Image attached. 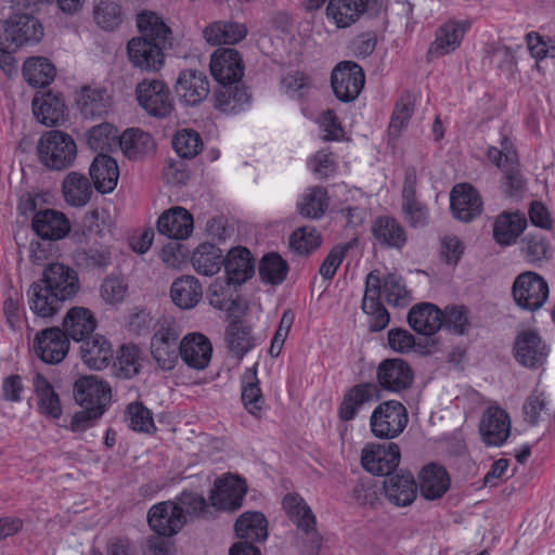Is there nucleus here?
Returning a JSON list of instances; mask_svg holds the SVG:
<instances>
[{
  "instance_id": "obj_1",
  "label": "nucleus",
  "mask_w": 555,
  "mask_h": 555,
  "mask_svg": "<svg viewBox=\"0 0 555 555\" xmlns=\"http://www.w3.org/2000/svg\"><path fill=\"white\" fill-rule=\"evenodd\" d=\"M151 339V353L158 367L170 371L175 367L180 353L182 328L171 317H163L154 327Z\"/></svg>"
},
{
  "instance_id": "obj_2",
  "label": "nucleus",
  "mask_w": 555,
  "mask_h": 555,
  "mask_svg": "<svg viewBox=\"0 0 555 555\" xmlns=\"http://www.w3.org/2000/svg\"><path fill=\"white\" fill-rule=\"evenodd\" d=\"M43 37V27L33 15L16 13L0 21V44L7 49H20L37 43Z\"/></svg>"
},
{
  "instance_id": "obj_3",
  "label": "nucleus",
  "mask_w": 555,
  "mask_h": 555,
  "mask_svg": "<svg viewBox=\"0 0 555 555\" xmlns=\"http://www.w3.org/2000/svg\"><path fill=\"white\" fill-rule=\"evenodd\" d=\"M40 162L48 168L62 170L72 165L77 147L73 138L60 130H50L37 145Z\"/></svg>"
},
{
  "instance_id": "obj_4",
  "label": "nucleus",
  "mask_w": 555,
  "mask_h": 555,
  "mask_svg": "<svg viewBox=\"0 0 555 555\" xmlns=\"http://www.w3.org/2000/svg\"><path fill=\"white\" fill-rule=\"evenodd\" d=\"M409 422L405 406L397 400L379 403L371 414L370 428L378 439L391 440L400 436Z\"/></svg>"
},
{
  "instance_id": "obj_5",
  "label": "nucleus",
  "mask_w": 555,
  "mask_h": 555,
  "mask_svg": "<svg viewBox=\"0 0 555 555\" xmlns=\"http://www.w3.org/2000/svg\"><path fill=\"white\" fill-rule=\"evenodd\" d=\"M516 305L528 311L539 310L548 297V285L539 274L528 271L519 274L513 284Z\"/></svg>"
},
{
  "instance_id": "obj_6",
  "label": "nucleus",
  "mask_w": 555,
  "mask_h": 555,
  "mask_svg": "<svg viewBox=\"0 0 555 555\" xmlns=\"http://www.w3.org/2000/svg\"><path fill=\"white\" fill-rule=\"evenodd\" d=\"M140 106L156 118H166L173 111V100L168 87L162 80H143L135 88Z\"/></svg>"
},
{
  "instance_id": "obj_7",
  "label": "nucleus",
  "mask_w": 555,
  "mask_h": 555,
  "mask_svg": "<svg viewBox=\"0 0 555 555\" xmlns=\"http://www.w3.org/2000/svg\"><path fill=\"white\" fill-rule=\"evenodd\" d=\"M283 507L304 532L307 553L309 555L317 554L322 545V538L315 530V517L310 507L301 498L295 494L285 495Z\"/></svg>"
},
{
  "instance_id": "obj_8",
  "label": "nucleus",
  "mask_w": 555,
  "mask_h": 555,
  "mask_svg": "<svg viewBox=\"0 0 555 555\" xmlns=\"http://www.w3.org/2000/svg\"><path fill=\"white\" fill-rule=\"evenodd\" d=\"M400 449L398 444L370 443L361 452V464L363 468L373 475H393L392 472L400 463Z\"/></svg>"
},
{
  "instance_id": "obj_9",
  "label": "nucleus",
  "mask_w": 555,
  "mask_h": 555,
  "mask_svg": "<svg viewBox=\"0 0 555 555\" xmlns=\"http://www.w3.org/2000/svg\"><path fill=\"white\" fill-rule=\"evenodd\" d=\"M331 80L336 98L350 102L359 96L364 86V72L357 63L345 61L333 69Z\"/></svg>"
},
{
  "instance_id": "obj_10",
  "label": "nucleus",
  "mask_w": 555,
  "mask_h": 555,
  "mask_svg": "<svg viewBox=\"0 0 555 555\" xmlns=\"http://www.w3.org/2000/svg\"><path fill=\"white\" fill-rule=\"evenodd\" d=\"M69 350V340L60 327H48L34 338L36 356L47 364H59Z\"/></svg>"
},
{
  "instance_id": "obj_11",
  "label": "nucleus",
  "mask_w": 555,
  "mask_h": 555,
  "mask_svg": "<svg viewBox=\"0 0 555 555\" xmlns=\"http://www.w3.org/2000/svg\"><path fill=\"white\" fill-rule=\"evenodd\" d=\"M500 144V149L490 146L487 155L494 165L504 171L507 192L512 194L522 188V178L518 170V157L513 142L507 137H503Z\"/></svg>"
},
{
  "instance_id": "obj_12",
  "label": "nucleus",
  "mask_w": 555,
  "mask_h": 555,
  "mask_svg": "<svg viewBox=\"0 0 555 555\" xmlns=\"http://www.w3.org/2000/svg\"><path fill=\"white\" fill-rule=\"evenodd\" d=\"M40 281L64 301L74 298L80 289L78 273L60 262L48 264Z\"/></svg>"
},
{
  "instance_id": "obj_13",
  "label": "nucleus",
  "mask_w": 555,
  "mask_h": 555,
  "mask_svg": "<svg viewBox=\"0 0 555 555\" xmlns=\"http://www.w3.org/2000/svg\"><path fill=\"white\" fill-rule=\"evenodd\" d=\"M247 487L243 479L228 475L216 480L210 492L211 505L221 511H236L242 506Z\"/></svg>"
},
{
  "instance_id": "obj_14",
  "label": "nucleus",
  "mask_w": 555,
  "mask_h": 555,
  "mask_svg": "<svg viewBox=\"0 0 555 555\" xmlns=\"http://www.w3.org/2000/svg\"><path fill=\"white\" fill-rule=\"evenodd\" d=\"M168 44L153 42L146 37L133 38L127 44L129 60L138 68L156 72L164 64L163 51Z\"/></svg>"
},
{
  "instance_id": "obj_15",
  "label": "nucleus",
  "mask_w": 555,
  "mask_h": 555,
  "mask_svg": "<svg viewBox=\"0 0 555 555\" xmlns=\"http://www.w3.org/2000/svg\"><path fill=\"white\" fill-rule=\"evenodd\" d=\"M147 522L158 535L171 537L183 528L185 519L173 501H164L150 508Z\"/></svg>"
},
{
  "instance_id": "obj_16",
  "label": "nucleus",
  "mask_w": 555,
  "mask_h": 555,
  "mask_svg": "<svg viewBox=\"0 0 555 555\" xmlns=\"http://www.w3.org/2000/svg\"><path fill=\"white\" fill-rule=\"evenodd\" d=\"M548 349L538 332H520L514 343V357L524 366L537 367L544 363Z\"/></svg>"
},
{
  "instance_id": "obj_17",
  "label": "nucleus",
  "mask_w": 555,
  "mask_h": 555,
  "mask_svg": "<svg viewBox=\"0 0 555 555\" xmlns=\"http://www.w3.org/2000/svg\"><path fill=\"white\" fill-rule=\"evenodd\" d=\"M479 431L488 446H502L511 434L508 413L499 406H489L481 416Z\"/></svg>"
},
{
  "instance_id": "obj_18",
  "label": "nucleus",
  "mask_w": 555,
  "mask_h": 555,
  "mask_svg": "<svg viewBox=\"0 0 555 555\" xmlns=\"http://www.w3.org/2000/svg\"><path fill=\"white\" fill-rule=\"evenodd\" d=\"M74 398L81 406L100 408L105 411L111 401V388L98 376H82L75 382Z\"/></svg>"
},
{
  "instance_id": "obj_19",
  "label": "nucleus",
  "mask_w": 555,
  "mask_h": 555,
  "mask_svg": "<svg viewBox=\"0 0 555 555\" xmlns=\"http://www.w3.org/2000/svg\"><path fill=\"white\" fill-rule=\"evenodd\" d=\"M210 73L218 83L240 82L244 75L240 53L232 48L218 49L210 60Z\"/></svg>"
},
{
  "instance_id": "obj_20",
  "label": "nucleus",
  "mask_w": 555,
  "mask_h": 555,
  "mask_svg": "<svg viewBox=\"0 0 555 555\" xmlns=\"http://www.w3.org/2000/svg\"><path fill=\"white\" fill-rule=\"evenodd\" d=\"M450 206L453 217L463 222H469L482 211V201L470 184H456L450 194Z\"/></svg>"
},
{
  "instance_id": "obj_21",
  "label": "nucleus",
  "mask_w": 555,
  "mask_h": 555,
  "mask_svg": "<svg viewBox=\"0 0 555 555\" xmlns=\"http://www.w3.org/2000/svg\"><path fill=\"white\" fill-rule=\"evenodd\" d=\"M376 376L382 388L395 392L408 389L413 383V371L402 359L382 361L377 367Z\"/></svg>"
},
{
  "instance_id": "obj_22",
  "label": "nucleus",
  "mask_w": 555,
  "mask_h": 555,
  "mask_svg": "<svg viewBox=\"0 0 555 555\" xmlns=\"http://www.w3.org/2000/svg\"><path fill=\"white\" fill-rule=\"evenodd\" d=\"M209 90V80L205 73L185 69L179 74L176 92L182 103L190 106L198 105L208 96Z\"/></svg>"
},
{
  "instance_id": "obj_23",
  "label": "nucleus",
  "mask_w": 555,
  "mask_h": 555,
  "mask_svg": "<svg viewBox=\"0 0 555 555\" xmlns=\"http://www.w3.org/2000/svg\"><path fill=\"white\" fill-rule=\"evenodd\" d=\"M469 27L467 22H457L450 20L438 27L435 40L430 44L427 56L428 59H437L455 51L464 38Z\"/></svg>"
},
{
  "instance_id": "obj_24",
  "label": "nucleus",
  "mask_w": 555,
  "mask_h": 555,
  "mask_svg": "<svg viewBox=\"0 0 555 555\" xmlns=\"http://www.w3.org/2000/svg\"><path fill=\"white\" fill-rule=\"evenodd\" d=\"M193 228L192 215L181 206L165 210L157 220L158 233L177 241L188 238Z\"/></svg>"
},
{
  "instance_id": "obj_25",
  "label": "nucleus",
  "mask_w": 555,
  "mask_h": 555,
  "mask_svg": "<svg viewBox=\"0 0 555 555\" xmlns=\"http://www.w3.org/2000/svg\"><path fill=\"white\" fill-rule=\"evenodd\" d=\"M383 489L390 504L405 507L416 499L418 487L412 474L401 473L386 477Z\"/></svg>"
},
{
  "instance_id": "obj_26",
  "label": "nucleus",
  "mask_w": 555,
  "mask_h": 555,
  "mask_svg": "<svg viewBox=\"0 0 555 555\" xmlns=\"http://www.w3.org/2000/svg\"><path fill=\"white\" fill-rule=\"evenodd\" d=\"M370 0H328L326 18L337 29L349 28L366 12Z\"/></svg>"
},
{
  "instance_id": "obj_27",
  "label": "nucleus",
  "mask_w": 555,
  "mask_h": 555,
  "mask_svg": "<svg viewBox=\"0 0 555 555\" xmlns=\"http://www.w3.org/2000/svg\"><path fill=\"white\" fill-rule=\"evenodd\" d=\"M378 399V385L374 383L357 384L345 392L339 406V417L346 422L351 421L362 406Z\"/></svg>"
},
{
  "instance_id": "obj_28",
  "label": "nucleus",
  "mask_w": 555,
  "mask_h": 555,
  "mask_svg": "<svg viewBox=\"0 0 555 555\" xmlns=\"http://www.w3.org/2000/svg\"><path fill=\"white\" fill-rule=\"evenodd\" d=\"M31 224L34 231L48 242L65 237L70 230L66 216L54 209L37 211L33 217Z\"/></svg>"
},
{
  "instance_id": "obj_29",
  "label": "nucleus",
  "mask_w": 555,
  "mask_h": 555,
  "mask_svg": "<svg viewBox=\"0 0 555 555\" xmlns=\"http://www.w3.org/2000/svg\"><path fill=\"white\" fill-rule=\"evenodd\" d=\"M76 106L85 118H101L111 107V96L102 87L83 86L76 93Z\"/></svg>"
},
{
  "instance_id": "obj_30",
  "label": "nucleus",
  "mask_w": 555,
  "mask_h": 555,
  "mask_svg": "<svg viewBox=\"0 0 555 555\" xmlns=\"http://www.w3.org/2000/svg\"><path fill=\"white\" fill-rule=\"evenodd\" d=\"M211 352V344L203 334H189L180 341L179 356L192 369H205L209 364Z\"/></svg>"
},
{
  "instance_id": "obj_31",
  "label": "nucleus",
  "mask_w": 555,
  "mask_h": 555,
  "mask_svg": "<svg viewBox=\"0 0 555 555\" xmlns=\"http://www.w3.org/2000/svg\"><path fill=\"white\" fill-rule=\"evenodd\" d=\"M96 327V320L93 313L83 307L70 308L63 320V333L67 339L83 341Z\"/></svg>"
},
{
  "instance_id": "obj_32",
  "label": "nucleus",
  "mask_w": 555,
  "mask_h": 555,
  "mask_svg": "<svg viewBox=\"0 0 555 555\" xmlns=\"http://www.w3.org/2000/svg\"><path fill=\"white\" fill-rule=\"evenodd\" d=\"M224 270L229 283L242 284L255 272V263L250 251L245 247L232 248L223 258Z\"/></svg>"
},
{
  "instance_id": "obj_33",
  "label": "nucleus",
  "mask_w": 555,
  "mask_h": 555,
  "mask_svg": "<svg viewBox=\"0 0 555 555\" xmlns=\"http://www.w3.org/2000/svg\"><path fill=\"white\" fill-rule=\"evenodd\" d=\"M408 322L415 332L430 336L442 327V312L433 304H420L410 310Z\"/></svg>"
},
{
  "instance_id": "obj_34",
  "label": "nucleus",
  "mask_w": 555,
  "mask_h": 555,
  "mask_svg": "<svg viewBox=\"0 0 555 555\" xmlns=\"http://www.w3.org/2000/svg\"><path fill=\"white\" fill-rule=\"evenodd\" d=\"M90 176L99 192L111 193L119 178L118 165L111 156L100 153L90 166Z\"/></svg>"
},
{
  "instance_id": "obj_35",
  "label": "nucleus",
  "mask_w": 555,
  "mask_h": 555,
  "mask_svg": "<svg viewBox=\"0 0 555 555\" xmlns=\"http://www.w3.org/2000/svg\"><path fill=\"white\" fill-rule=\"evenodd\" d=\"M526 225L527 220L522 214L503 211L493 222V238L502 246L512 245L524 232Z\"/></svg>"
},
{
  "instance_id": "obj_36",
  "label": "nucleus",
  "mask_w": 555,
  "mask_h": 555,
  "mask_svg": "<svg viewBox=\"0 0 555 555\" xmlns=\"http://www.w3.org/2000/svg\"><path fill=\"white\" fill-rule=\"evenodd\" d=\"M38 411L50 418L57 420L62 415L61 400L52 384L41 374L36 373L33 379Z\"/></svg>"
},
{
  "instance_id": "obj_37",
  "label": "nucleus",
  "mask_w": 555,
  "mask_h": 555,
  "mask_svg": "<svg viewBox=\"0 0 555 555\" xmlns=\"http://www.w3.org/2000/svg\"><path fill=\"white\" fill-rule=\"evenodd\" d=\"M33 113L40 124L52 127L64 118L65 104L59 95L44 92L34 98Z\"/></svg>"
},
{
  "instance_id": "obj_38",
  "label": "nucleus",
  "mask_w": 555,
  "mask_h": 555,
  "mask_svg": "<svg viewBox=\"0 0 555 555\" xmlns=\"http://www.w3.org/2000/svg\"><path fill=\"white\" fill-rule=\"evenodd\" d=\"M28 295L30 310L40 318H51L64 302L40 280L31 284Z\"/></svg>"
},
{
  "instance_id": "obj_39",
  "label": "nucleus",
  "mask_w": 555,
  "mask_h": 555,
  "mask_svg": "<svg viewBox=\"0 0 555 555\" xmlns=\"http://www.w3.org/2000/svg\"><path fill=\"white\" fill-rule=\"evenodd\" d=\"M80 356L89 369L102 370L108 365L113 358V350L104 336L95 335L82 341Z\"/></svg>"
},
{
  "instance_id": "obj_40",
  "label": "nucleus",
  "mask_w": 555,
  "mask_h": 555,
  "mask_svg": "<svg viewBox=\"0 0 555 555\" xmlns=\"http://www.w3.org/2000/svg\"><path fill=\"white\" fill-rule=\"evenodd\" d=\"M202 296V285L192 275H182L171 284V300L180 309L188 310L194 308L201 301Z\"/></svg>"
},
{
  "instance_id": "obj_41",
  "label": "nucleus",
  "mask_w": 555,
  "mask_h": 555,
  "mask_svg": "<svg viewBox=\"0 0 555 555\" xmlns=\"http://www.w3.org/2000/svg\"><path fill=\"white\" fill-rule=\"evenodd\" d=\"M372 233L376 242L385 247L400 249L406 242L404 228L392 217L382 216L376 218L372 227Z\"/></svg>"
},
{
  "instance_id": "obj_42",
  "label": "nucleus",
  "mask_w": 555,
  "mask_h": 555,
  "mask_svg": "<svg viewBox=\"0 0 555 555\" xmlns=\"http://www.w3.org/2000/svg\"><path fill=\"white\" fill-rule=\"evenodd\" d=\"M450 487L447 470L436 464L425 466L421 473V494L427 500H437L443 496Z\"/></svg>"
},
{
  "instance_id": "obj_43",
  "label": "nucleus",
  "mask_w": 555,
  "mask_h": 555,
  "mask_svg": "<svg viewBox=\"0 0 555 555\" xmlns=\"http://www.w3.org/2000/svg\"><path fill=\"white\" fill-rule=\"evenodd\" d=\"M215 91V107L225 114L240 112L249 102L247 90L240 82L219 83Z\"/></svg>"
},
{
  "instance_id": "obj_44",
  "label": "nucleus",
  "mask_w": 555,
  "mask_h": 555,
  "mask_svg": "<svg viewBox=\"0 0 555 555\" xmlns=\"http://www.w3.org/2000/svg\"><path fill=\"white\" fill-rule=\"evenodd\" d=\"M119 146L129 159H138L155 151V141L149 132L128 129L119 137Z\"/></svg>"
},
{
  "instance_id": "obj_45",
  "label": "nucleus",
  "mask_w": 555,
  "mask_h": 555,
  "mask_svg": "<svg viewBox=\"0 0 555 555\" xmlns=\"http://www.w3.org/2000/svg\"><path fill=\"white\" fill-rule=\"evenodd\" d=\"M236 535L243 542H261L268 537V521L260 512H245L235 522Z\"/></svg>"
},
{
  "instance_id": "obj_46",
  "label": "nucleus",
  "mask_w": 555,
  "mask_h": 555,
  "mask_svg": "<svg viewBox=\"0 0 555 555\" xmlns=\"http://www.w3.org/2000/svg\"><path fill=\"white\" fill-rule=\"evenodd\" d=\"M203 35L211 44H235L246 37L247 28L241 23L218 21L208 25Z\"/></svg>"
},
{
  "instance_id": "obj_47",
  "label": "nucleus",
  "mask_w": 555,
  "mask_h": 555,
  "mask_svg": "<svg viewBox=\"0 0 555 555\" xmlns=\"http://www.w3.org/2000/svg\"><path fill=\"white\" fill-rule=\"evenodd\" d=\"M222 264V250L210 243H203L193 251L192 266L202 275H215L220 271Z\"/></svg>"
},
{
  "instance_id": "obj_48",
  "label": "nucleus",
  "mask_w": 555,
  "mask_h": 555,
  "mask_svg": "<svg viewBox=\"0 0 555 555\" xmlns=\"http://www.w3.org/2000/svg\"><path fill=\"white\" fill-rule=\"evenodd\" d=\"M242 402L251 415L260 417L264 399L255 366L247 369L242 376Z\"/></svg>"
},
{
  "instance_id": "obj_49",
  "label": "nucleus",
  "mask_w": 555,
  "mask_h": 555,
  "mask_svg": "<svg viewBox=\"0 0 555 555\" xmlns=\"http://www.w3.org/2000/svg\"><path fill=\"white\" fill-rule=\"evenodd\" d=\"M62 191L66 203L75 207L85 206L92 194L88 178L78 172H69L65 177Z\"/></svg>"
},
{
  "instance_id": "obj_50",
  "label": "nucleus",
  "mask_w": 555,
  "mask_h": 555,
  "mask_svg": "<svg viewBox=\"0 0 555 555\" xmlns=\"http://www.w3.org/2000/svg\"><path fill=\"white\" fill-rule=\"evenodd\" d=\"M137 25L141 33L140 37H146V39L156 43H169L170 28L155 12L143 11L138 14Z\"/></svg>"
},
{
  "instance_id": "obj_51",
  "label": "nucleus",
  "mask_w": 555,
  "mask_h": 555,
  "mask_svg": "<svg viewBox=\"0 0 555 555\" xmlns=\"http://www.w3.org/2000/svg\"><path fill=\"white\" fill-rule=\"evenodd\" d=\"M23 76L34 87H44L55 77V68L46 57H29L23 65Z\"/></svg>"
},
{
  "instance_id": "obj_52",
  "label": "nucleus",
  "mask_w": 555,
  "mask_h": 555,
  "mask_svg": "<svg viewBox=\"0 0 555 555\" xmlns=\"http://www.w3.org/2000/svg\"><path fill=\"white\" fill-rule=\"evenodd\" d=\"M327 208V191L322 186L309 188L298 204L300 215L311 219L321 218Z\"/></svg>"
},
{
  "instance_id": "obj_53",
  "label": "nucleus",
  "mask_w": 555,
  "mask_h": 555,
  "mask_svg": "<svg viewBox=\"0 0 555 555\" xmlns=\"http://www.w3.org/2000/svg\"><path fill=\"white\" fill-rule=\"evenodd\" d=\"M76 266L85 269H104L111 262V253L105 246L78 247L73 253Z\"/></svg>"
},
{
  "instance_id": "obj_54",
  "label": "nucleus",
  "mask_w": 555,
  "mask_h": 555,
  "mask_svg": "<svg viewBox=\"0 0 555 555\" xmlns=\"http://www.w3.org/2000/svg\"><path fill=\"white\" fill-rule=\"evenodd\" d=\"M93 18L105 29L113 30L122 22L121 9L117 0H94Z\"/></svg>"
},
{
  "instance_id": "obj_55",
  "label": "nucleus",
  "mask_w": 555,
  "mask_h": 555,
  "mask_svg": "<svg viewBox=\"0 0 555 555\" xmlns=\"http://www.w3.org/2000/svg\"><path fill=\"white\" fill-rule=\"evenodd\" d=\"M225 341L230 351L242 359L254 346L250 330L240 322H233L225 332Z\"/></svg>"
},
{
  "instance_id": "obj_56",
  "label": "nucleus",
  "mask_w": 555,
  "mask_h": 555,
  "mask_svg": "<svg viewBox=\"0 0 555 555\" xmlns=\"http://www.w3.org/2000/svg\"><path fill=\"white\" fill-rule=\"evenodd\" d=\"M322 243L321 234L315 228L306 225L297 229L289 236V247L294 253L308 255L318 249Z\"/></svg>"
},
{
  "instance_id": "obj_57",
  "label": "nucleus",
  "mask_w": 555,
  "mask_h": 555,
  "mask_svg": "<svg viewBox=\"0 0 555 555\" xmlns=\"http://www.w3.org/2000/svg\"><path fill=\"white\" fill-rule=\"evenodd\" d=\"M173 502L180 513L184 515L185 521L188 517H205L209 513V505L205 498L192 491H183Z\"/></svg>"
},
{
  "instance_id": "obj_58",
  "label": "nucleus",
  "mask_w": 555,
  "mask_h": 555,
  "mask_svg": "<svg viewBox=\"0 0 555 555\" xmlns=\"http://www.w3.org/2000/svg\"><path fill=\"white\" fill-rule=\"evenodd\" d=\"M172 147L181 158H194L203 149L201 135L191 129L177 131L172 138Z\"/></svg>"
},
{
  "instance_id": "obj_59",
  "label": "nucleus",
  "mask_w": 555,
  "mask_h": 555,
  "mask_svg": "<svg viewBox=\"0 0 555 555\" xmlns=\"http://www.w3.org/2000/svg\"><path fill=\"white\" fill-rule=\"evenodd\" d=\"M288 266L278 254L266 255L259 264L261 280L273 285L282 283L287 274Z\"/></svg>"
},
{
  "instance_id": "obj_60",
  "label": "nucleus",
  "mask_w": 555,
  "mask_h": 555,
  "mask_svg": "<svg viewBox=\"0 0 555 555\" xmlns=\"http://www.w3.org/2000/svg\"><path fill=\"white\" fill-rule=\"evenodd\" d=\"M126 422L128 427L134 431L149 434L155 429L152 412L139 401L128 404Z\"/></svg>"
},
{
  "instance_id": "obj_61",
  "label": "nucleus",
  "mask_w": 555,
  "mask_h": 555,
  "mask_svg": "<svg viewBox=\"0 0 555 555\" xmlns=\"http://www.w3.org/2000/svg\"><path fill=\"white\" fill-rule=\"evenodd\" d=\"M414 102L415 99L410 93L401 95L398 100L389 124L390 135L397 137L401 130L406 127L408 121L414 112Z\"/></svg>"
},
{
  "instance_id": "obj_62",
  "label": "nucleus",
  "mask_w": 555,
  "mask_h": 555,
  "mask_svg": "<svg viewBox=\"0 0 555 555\" xmlns=\"http://www.w3.org/2000/svg\"><path fill=\"white\" fill-rule=\"evenodd\" d=\"M117 138V130L113 125L103 122L88 131L87 142L92 150L103 153L115 143Z\"/></svg>"
},
{
  "instance_id": "obj_63",
  "label": "nucleus",
  "mask_w": 555,
  "mask_h": 555,
  "mask_svg": "<svg viewBox=\"0 0 555 555\" xmlns=\"http://www.w3.org/2000/svg\"><path fill=\"white\" fill-rule=\"evenodd\" d=\"M521 244V251L530 263H538L550 257L548 242L542 235H527Z\"/></svg>"
},
{
  "instance_id": "obj_64",
  "label": "nucleus",
  "mask_w": 555,
  "mask_h": 555,
  "mask_svg": "<svg viewBox=\"0 0 555 555\" xmlns=\"http://www.w3.org/2000/svg\"><path fill=\"white\" fill-rule=\"evenodd\" d=\"M128 293V285L118 276H106L100 286V296L108 305H117L124 301Z\"/></svg>"
}]
</instances>
